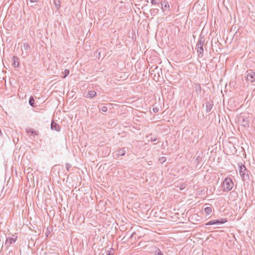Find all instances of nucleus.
<instances>
[{
  "label": "nucleus",
  "mask_w": 255,
  "mask_h": 255,
  "mask_svg": "<svg viewBox=\"0 0 255 255\" xmlns=\"http://www.w3.org/2000/svg\"><path fill=\"white\" fill-rule=\"evenodd\" d=\"M37 0H30V2H36Z\"/></svg>",
  "instance_id": "obj_31"
},
{
  "label": "nucleus",
  "mask_w": 255,
  "mask_h": 255,
  "mask_svg": "<svg viewBox=\"0 0 255 255\" xmlns=\"http://www.w3.org/2000/svg\"><path fill=\"white\" fill-rule=\"evenodd\" d=\"M158 0H151V3L152 4H156L158 3Z\"/></svg>",
  "instance_id": "obj_25"
},
{
  "label": "nucleus",
  "mask_w": 255,
  "mask_h": 255,
  "mask_svg": "<svg viewBox=\"0 0 255 255\" xmlns=\"http://www.w3.org/2000/svg\"><path fill=\"white\" fill-rule=\"evenodd\" d=\"M26 131L28 134L31 133L32 135H37L38 134V132L34 130V129L32 128L26 129Z\"/></svg>",
  "instance_id": "obj_12"
},
{
  "label": "nucleus",
  "mask_w": 255,
  "mask_h": 255,
  "mask_svg": "<svg viewBox=\"0 0 255 255\" xmlns=\"http://www.w3.org/2000/svg\"><path fill=\"white\" fill-rule=\"evenodd\" d=\"M187 184L185 183H181L178 184L176 187L179 188L180 190H183L186 188Z\"/></svg>",
  "instance_id": "obj_15"
},
{
  "label": "nucleus",
  "mask_w": 255,
  "mask_h": 255,
  "mask_svg": "<svg viewBox=\"0 0 255 255\" xmlns=\"http://www.w3.org/2000/svg\"><path fill=\"white\" fill-rule=\"evenodd\" d=\"M153 112L154 113H157L158 111V108L157 107H154L153 108Z\"/></svg>",
  "instance_id": "obj_26"
},
{
  "label": "nucleus",
  "mask_w": 255,
  "mask_h": 255,
  "mask_svg": "<svg viewBox=\"0 0 255 255\" xmlns=\"http://www.w3.org/2000/svg\"><path fill=\"white\" fill-rule=\"evenodd\" d=\"M213 104L212 103H208V104L206 105V112L207 113H209L211 111L212 107H213Z\"/></svg>",
  "instance_id": "obj_17"
},
{
  "label": "nucleus",
  "mask_w": 255,
  "mask_h": 255,
  "mask_svg": "<svg viewBox=\"0 0 255 255\" xmlns=\"http://www.w3.org/2000/svg\"><path fill=\"white\" fill-rule=\"evenodd\" d=\"M97 93L94 91H89L88 92L86 96V98H92L96 97Z\"/></svg>",
  "instance_id": "obj_10"
},
{
  "label": "nucleus",
  "mask_w": 255,
  "mask_h": 255,
  "mask_svg": "<svg viewBox=\"0 0 255 255\" xmlns=\"http://www.w3.org/2000/svg\"><path fill=\"white\" fill-rule=\"evenodd\" d=\"M246 74V79L248 81L251 83L255 81V73L252 70H248Z\"/></svg>",
  "instance_id": "obj_5"
},
{
  "label": "nucleus",
  "mask_w": 255,
  "mask_h": 255,
  "mask_svg": "<svg viewBox=\"0 0 255 255\" xmlns=\"http://www.w3.org/2000/svg\"><path fill=\"white\" fill-rule=\"evenodd\" d=\"M13 238H7L4 244V247L6 249H8V248L11 245L14 243L17 239V237L15 236L14 238V236L13 235Z\"/></svg>",
  "instance_id": "obj_7"
},
{
  "label": "nucleus",
  "mask_w": 255,
  "mask_h": 255,
  "mask_svg": "<svg viewBox=\"0 0 255 255\" xmlns=\"http://www.w3.org/2000/svg\"><path fill=\"white\" fill-rule=\"evenodd\" d=\"M227 222V220L226 219L221 218L220 219L214 220L212 221H210L207 223H206V226L212 225H219L222 224Z\"/></svg>",
  "instance_id": "obj_6"
},
{
  "label": "nucleus",
  "mask_w": 255,
  "mask_h": 255,
  "mask_svg": "<svg viewBox=\"0 0 255 255\" xmlns=\"http://www.w3.org/2000/svg\"><path fill=\"white\" fill-rule=\"evenodd\" d=\"M98 108L100 111H101L102 112H107L108 110V108L106 106H103L102 105L98 106Z\"/></svg>",
  "instance_id": "obj_13"
},
{
  "label": "nucleus",
  "mask_w": 255,
  "mask_h": 255,
  "mask_svg": "<svg viewBox=\"0 0 255 255\" xmlns=\"http://www.w3.org/2000/svg\"><path fill=\"white\" fill-rule=\"evenodd\" d=\"M159 70H160V72L162 73V71L161 69H159Z\"/></svg>",
  "instance_id": "obj_34"
},
{
  "label": "nucleus",
  "mask_w": 255,
  "mask_h": 255,
  "mask_svg": "<svg viewBox=\"0 0 255 255\" xmlns=\"http://www.w3.org/2000/svg\"><path fill=\"white\" fill-rule=\"evenodd\" d=\"M54 4L57 9H59L60 7V0H54Z\"/></svg>",
  "instance_id": "obj_18"
},
{
  "label": "nucleus",
  "mask_w": 255,
  "mask_h": 255,
  "mask_svg": "<svg viewBox=\"0 0 255 255\" xmlns=\"http://www.w3.org/2000/svg\"><path fill=\"white\" fill-rule=\"evenodd\" d=\"M66 168L67 171H69V169L71 167V165L69 163H66Z\"/></svg>",
  "instance_id": "obj_24"
},
{
  "label": "nucleus",
  "mask_w": 255,
  "mask_h": 255,
  "mask_svg": "<svg viewBox=\"0 0 255 255\" xmlns=\"http://www.w3.org/2000/svg\"><path fill=\"white\" fill-rule=\"evenodd\" d=\"M240 174L244 181L249 180L250 179L249 173L250 171L247 169L246 167L242 163L239 164Z\"/></svg>",
  "instance_id": "obj_1"
},
{
  "label": "nucleus",
  "mask_w": 255,
  "mask_h": 255,
  "mask_svg": "<svg viewBox=\"0 0 255 255\" xmlns=\"http://www.w3.org/2000/svg\"><path fill=\"white\" fill-rule=\"evenodd\" d=\"M134 234H135V233H134V232H133V233L131 234V235L130 236V238H132V237H133V235H134Z\"/></svg>",
  "instance_id": "obj_32"
},
{
  "label": "nucleus",
  "mask_w": 255,
  "mask_h": 255,
  "mask_svg": "<svg viewBox=\"0 0 255 255\" xmlns=\"http://www.w3.org/2000/svg\"><path fill=\"white\" fill-rule=\"evenodd\" d=\"M155 255H163L162 253L159 249L155 251Z\"/></svg>",
  "instance_id": "obj_23"
},
{
  "label": "nucleus",
  "mask_w": 255,
  "mask_h": 255,
  "mask_svg": "<svg viewBox=\"0 0 255 255\" xmlns=\"http://www.w3.org/2000/svg\"><path fill=\"white\" fill-rule=\"evenodd\" d=\"M51 128L53 130L60 131L61 128L58 124L54 121H52L51 124Z\"/></svg>",
  "instance_id": "obj_9"
},
{
  "label": "nucleus",
  "mask_w": 255,
  "mask_h": 255,
  "mask_svg": "<svg viewBox=\"0 0 255 255\" xmlns=\"http://www.w3.org/2000/svg\"><path fill=\"white\" fill-rule=\"evenodd\" d=\"M160 160L161 162H164L165 161V157H162L160 158Z\"/></svg>",
  "instance_id": "obj_29"
},
{
  "label": "nucleus",
  "mask_w": 255,
  "mask_h": 255,
  "mask_svg": "<svg viewBox=\"0 0 255 255\" xmlns=\"http://www.w3.org/2000/svg\"><path fill=\"white\" fill-rule=\"evenodd\" d=\"M12 59H13V64H14V66H15V67H18V65H19V62H17V63H16V60H18V58L17 57H16V56H14L12 57Z\"/></svg>",
  "instance_id": "obj_19"
},
{
  "label": "nucleus",
  "mask_w": 255,
  "mask_h": 255,
  "mask_svg": "<svg viewBox=\"0 0 255 255\" xmlns=\"http://www.w3.org/2000/svg\"><path fill=\"white\" fill-rule=\"evenodd\" d=\"M169 7V5L168 2L164 0L163 3H161V8L163 11H164L167 8Z\"/></svg>",
  "instance_id": "obj_11"
},
{
  "label": "nucleus",
  "mask_w": 255,
  "mask_h": 255,
  "mask_svg": "<svg viewBox=\"0 0 255 255\" xmlns=\"http://www.w3.org/2000/svg\"><path fill=\"white\" fill-rule=\"evenodd\" d=\"M114 250L112 248H110V250L108 251L107 255H113L114 254Z\"/></svg>",
  "instance_id": "obj_21"
},
{
  "label": "nucleus",
  "mask_w": 255,
  "mask_h": 255,
  "mask_svg": "<svg viewBox=\"0 0 255 255\" xmlns=\"http://www.w3.org/2000/svg\"><path fill=\"white\" fill-rule=\"evenodd\" d=\"M205 41V37L203 35L201 34L199 36V38L197 43L196 44V48L197 49V52L199 54V56L202 57L203 52V45Z\"/></svg>",
  "instance_id": "obj_2"
},
{
  "label": "nucleus",
  "mask_w": 255,
  "mask_h": 255,
  "mask_svg": "<svg viewBox=\"0 0 255 255\" xmlns=\"http://www.w3.org/2000/svg\"><path fill=\"white\" fill-rule=\"evenodd\" d=\"M29 105L33 107H35L36 106L35 105V101H34V99L33 98V97L32 96H31L30 98H29Z\"/></svg>",
  "instance_id": "obj_14"
},
{
  "label": "nucleus",
  "mask_w": 255,
  "mask_h": 255,
  "mask_svg": "<svg viewBox=\"0 0 255 255\" xmlns=\"http://www.w3.org/2000/svg\"><path fill=\"white\" fill-rule=\"evenodd\" d=\"M155 69H157V70H158V67H157V66H156V68H155Z\"/></svg>",
  "instance_id": "obj_33"
},
{
  "label": "nucleus",
  "mask_w": 255,
  "mask_h": 255,
  "mask_svg": "<svg viewBox=\"0 0 255 255\" xmlns=\"http://www.w3.org/2000/svg\"><path fill=\"white\" fill-rule=\"evenodd\" d=\"M234 183L231 178H226L222 184L223 190L224 191H229L233 187Z\"/></svg>",
  "instance_id": "obj_3"
},
{
  "label": "nucleus",
  "mask_w": 255,
  "mask_h": 255,
  "mask_svg": "<svg viewBox=\"0 0 255 255\" xmlns=\"http://www.w3.org/2000/svg\"><path fill=\"white\" fill-rule=\"evenodd\" d=\"M204 211L207 215H210L212 211V209L211 207H207L204 209Z\"/></svg>",
  "instance_id": "obj_16"
},
{
  "label": "nucleus",
  "mask_w": 255,
  "mask_h": 255,
  "mask_svg": "<svg viewBox=\"0 0 255 255\" xmlns=\"http://www.w3.org/2000/svg\"><path fill=\"white\" fill-rule=\"evenodd\" d=\"M156 140H157V138L155 137H151V139H150V140L151 141H155Z\"/></svg>",
  "instance_id": "obj_28"
},
{
  "label": "nucleus",
  "mask_w": 255,
  "mask_h": 255,
  "mask_svg": "<svg viewBox=\"0 0 255 255\" xmlns=\"http://www.w3.org/2000/svg\"><path fill=\"white\" fill-rule=\"evenodd\" d=\"M158 10V8H152L150 9V12L151 14L155 15L157 14Z\"/></svg>",
  "instance_id": "obj_20"
},
{
  "label": "nucleus",
  "mask_w": 255,
  "mask_h": 255,
  "mask_svg": "<svg viewBox=\"0 0 255 255\" xmlns=\"http://www.w3.org/2000/svg\"><path fill=\"white\" fill-rule=\"evenodd\" d=\"M125 149V148H123L116 150L115 152H114V157L117 158L120 156L125 155L126 152Z\"/></svg>",
  "instance_id": "obj_8"
},
{
  "label": "nucleus",
  "mask_w": 255,
  "mask_h": 255,
  "mask_svg": "<svg viewBox=\"0 0 255 255\" xmlns=\"http://www.w3.org/2000/svg\"><path fill=\"white\" fill-rule=\"evenodd\" d=\"M30 47V45L28 43H24L23 44V48L25 50H28Z\"/></svg>",
  "instance_id": "obj_22"
},
{
  "label": "nucleus",
  "mask_w": 255,
  "mask_h": 255,
  "mask_svg": "<svg viewBox=\"0 0 255 255\" xmlns=\"http://www.w3.org/2000/svg\"><path fill=\"white\" fill-rule=\"evenodd\" d=\"M64 72H65V75L64 77L67 76V75H69V71L68 70H67V69L65 70Z\"/></svg>",
  "instance_id": "obj_27"
},
{
  "label": "nucleus",
  "mask_w": 255,
  "mask_h": 255,
  "mask_svg": "<svg viewBox=\"0 0 255 255\" xmlns=\"http://www.w3.org/2000/svg\"><path fill=\"white\" fill-rule=\"evenodd\" d=\"M153 79H154V80H156V79H157V80H158V77H156V75H154V78H153Z\"/></svg>",
  "instance_id": "obj_30"
},
{
  "label": "nucleus",
  "mask_w": 255,
  "mask_h": 255,
  "mask_svg": "<svg viewBox=\"0 0 255 255\" xmlns=\"http://www.w3.org/2000/svg\"><path fill=\"white\" fill-rule=\"evenodd\" d=\"M238 122L239 124H240L242 126L244 127H249V120L247 118L244 116L241 115L238 120Z\"/></svg>",
  "instance_id": "obj_4"
}]
</instances>
